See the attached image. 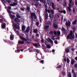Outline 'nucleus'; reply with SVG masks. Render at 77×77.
<instances>
[{"label": "nucleus", "instance_id": "nucleus-54", "mask_svg": "<svg viewBox=\"0 0 77 77\" xmlns=\"http://www.w3.org/2000/svg\"><path fill=\"white\" fill-rule=\"evenodd\" d=\"M6 2H8V3H10V1L9 0H5Z\"/></svg>", "mask_w": 77, "mask_h": 77}, {"label": "nucleus", "instance_id": "nucleus-33", "mask_svg": "<svg viewBox=\"0 0 77 77\" xmlns=\"http://www.w3.org/2000/svg\"><path fill=\"white\" fill-rule=\"evenodd\" d=\"M46 47L47 48H51V46L50 45H49V44L47 45Z\"/></svg>", "mask_w": 77, "mask_h": 77}, {"label": "nucleus", "instance_id": "nucleus-14", "mask_svg": "<svg viewBox=\"0 0 77 77\" xmlns=\"http://www.w3.org/2000/svg\"><path fill=\"white\" fill-rule=\"evenodd\" d=\"M49 17L51 20V19H53L54 18V15L52 14H50L49 15Z\"/></svg>", "mask_w": 77, "mask_h": 77}, {"label": "nucleus", "instance_id": "nucleus-9", "mask_svg": "<svg viewBox=\"0 0 77 77\" xmlns=\"http://www.w3.org/2000/svg\"><path fill=\"white\" fill-rule=\"evenodd\" d=\"M1 26L2 29H5L6 28V23H2L1 25Z\"/></svg>", "mask_w": 77, "mask_h": 77}, {"label": "nucleus", "instance_id": "nucleus-51", "mask_svg": "<svg viewBox=\"0 0 77 77\" xmlns=\"http://www.w3.org/2000/svg\"><path fill=\"white\" fill-rule=\"evenodd\" d=\"M74 67H77V63L75 64L74 65Z\"/></svg>", "mask_w": 77, "mask_h": 77}, {"label": "nucleus", "instance_id": "nucleus-26", "mask_svg": "<svg viewBox=\"0 0 77 77\" xmlns=\"http://www.w3.org/2000/svg\"><path fill=\"white\" fill-rule=\"evenodd\" d=\"M65 51L66 53H69V49L68 48H67L65 50Z\"/></svg>", "mask_w": 77, "mask_h": 77}, {"label": "nucleus", "instance_id": "nucleus-41", "mask_svg": "<svg viewBox=\"0 0 77 77\" xmlns=\"http://www.w3.org/2000/svg\"><path fill=\"white\" fill-rule=\"evenodd\" d=\"M54 20L55 21H57V17H54Z\"/></svg>", "mask_w": 77, "mask_h": 77}, {"label": "nucleus", "instance_id": "nucleus-27", "mask_svg": "<svg viewBox=\"0 0 77 77\" xmlns=\"http://www.w3.org/2000/svg\"><path fill=\"white\" fill-rule=\"evenodd\" d=\"M50 13L51 14H54V10H50Z\"/></svg>", "mask_w": 77, "mask_h": 77}, {"label": "nucleus", "instance_id": "nucleus-44", "mask_svg": "<svg viewBox=\"0 0 77 77\" xmlns=\"http://www.w3.org/2000/svg\"><path fill=\"white\" fill-rule=\"evenodd\" d=\"M33 45L35 46V47H37L38 46V44L37 43H35L33 44Z\"/></svg>", "mask_w": 77, "mask_h": 77}, {"label": "nucleus", "instance_id": "nucleus-30", "mask_svg": "<svg viewBox=\"0 0 77 77\" xmlns=\"http://www.w3.org/2000/svg\"><path fill=\"white\" fill-rule=\"evenodd\" d=\"M7 11L8 13H9V15H11V13H12V11L9 10H7Z\"/></svg>", "mask_w": 77, "mask_h": 77}, {"label": "nucleus", "instance_id": "nucleus-40", "mask_svg": "<svg viewBox=\"0 0 77 77\" xmlns=\"http://www.w3.org/2000/svg\"><path fill=\"white\" fill-rule=\"evenodd\" d=\"M68 76L69 77H71V73L70 72L69 73Z\"/></svg>", "mask_w": 77, "mask_h": 77}, {"label": "nucleus", "instance_id": "nucleus-17", "mask_svg": "<svg viewBox=\"0 0 77 77\" xmlns=\"http://www.w3.org/2000/svg\"><path fill=\"white\" fill-rule=\"evenodd\" d=\"M58 12H61V13H63L64 14H66V11L65 10H64L63 11L61 10H58Z\"/></svg>", "mask_w": 77, "mask_h": 77}, {"label": "nucleus", "instance_id": "nucleus-50", "mask_svg": "<svg viewBox=\"0 0 77 77\" xmlns=\"http://www.w3.org/2000/svg\"><path fill=\"white\" fill-rule=\"evenodd\" d=\"M24 9H25V8H20V10H21V11H23Z\"/></svg>", "mask_w": 77, "mask_h": 77}, {"label": "nucleus", "instance_id": "nucleus-60", "mask_svg": "<svg viewBox=\"0 0 77 77\" xmlns=\"http://www.w3.org/2000/svg\"><path fill=\"white\" fill-rule=\"evenodd\" d=\"M37 12H38V13H39V14H40V11H39V10L37 9Z\"/></svg>", "mask_w": 77, "mask_h": 77}, {"label": "nucleus", "instance_id": "nucleus-57", "mask_svg": "<svg viewBox=\"0 0 77 77\" xmlns=\"http://www.w3.org/2000/svg\"><path fill=\"white\" fill-rule=\"evenodd\" d=\"M63 75H65V72H63Z\"/></svg>", "mask_w": 77, "mask_h": 77}, {"label": "nucleus", "instance_id": "nucleus-22", "mask_svg": "<svg viewBox=\"0 0 77 77\" xmlns=\"http://www.w3.org/2000/svg\"><path fill=\"white\" fill-rule=\"evenodd\" d=\"M31 21L32 23V25H33V17L31 16Z\"/></svg>", "mask_w": 77, "mask_h": 77}, {"label": "nucleus", "instance_id": "nucleus-45", "mask_svg": "<svg viewBox=\"0 0 77 77\" xmlns=\"http://www.w3.org/2000/svg\"><path fill=\"white\" fill-rule=\"evenodd\" d=\"M49 34H51L52 35H53V31H50L49 33Z\"/></svg>", "mask_w": 77, "mask_h": 77}, {"label": "nucleus", "instance_id": "nucleus-3", "mask_svg": "<svg viewBox=\"0 0 77 77\" xmlns=\"http://www.w3.org/2000/svg\"><path fill=\"white\" fill-rule=\"evenodd\" d=\"M14 2H14L13 4H11L10 6H15L17 5H18V2L16 0H14Z\"/></svg>", "mask_w": 77, "mask_h": 77}, {"label": "nucleus", "instance_id": "nucleus-42", "mask_svg": "<svg viewBox=\"0 0 77 77\" xmlns=\"http://www.w3.org/2000/svg\"><path fill=\"white\" fill-rule=\"evenodd\" d=\"M72 74H73L75 73V72H74V70H72Z\"/></svg>", "mask_w": 77, "mask_h": 77}, {"label": "nucleus", "instance_id": "nucleus-21", "mask_svg": "<svg viewBox=\"0 0 77 77\" xmlns=\"http://www.w3.org/2000/svg\"><path fill=\"white\" fill-rule=\"evenodd\" d=\"M29 30H30V27H27L26 29V32H27V33H28V32H29Z\"/></svg>", "mask_w": 77, "mask_h": 77}, {"label": "nucleus", "instance_id": "nucleus-62", "mask_svg": "<svg viewBox=\"0 0 77 77\" xmlns=\"http://www.w3.org/2000/svg\"><path fill=\"white\" fill-rule=\"evenodd\" d=\"M40 62L43 63V62H44V60H41V61H40Z\"/></svg>", "mask_w": 77, "mask_h": 77}, {"label": "nucleus", "instance_id": "nucleus-49", "mask_svg": "<svg viewBox=\"0 0 77 77\" xmlns=\"http://www.w3.org/2000/svg\"><path fill=\"white\" fill-rule=\"evenodd\" d=\"M47 24L48 25H50V24H51V22L50 21H48Z\"/></svg>", "mask_w": 77, "mask_h": 77}, {"label": "nucleus", "instance_id": "nucleus-4", "mask_svg": "<svg viewBox=\"0 0 77 77\" xmlns=\"http://www.w3.org/2000/svg\"><path fill=\"white\" fill-rule=\"evenodd\" d=\"M65 25L67 27V29L68 27H70L71 26V22H70V21H69V20H68V22H66V23Z\"/></svg>", "mask_w": 77, "mask_h": 77}, {"label": "nucleus", "instance_id": "nucleus-6", "mask_svg": "<svg viewBox=\"0 0 77 77\" xmlns=\"http://www.w3.org/2000/svg\"><path fill=\"white\" fill-rule=\"evenodd\" d=\"M14 21L15 23H20V20L17 18H15L14 19Z\"/></svg>", "mask_w": 77, "mask_h": 77}, {"label": "nucleus", "instance_id": "nucleus-39", "mask_svg": "<svg viewBox=\"0 0 77 77\" xmlns=\"http://www.w3.org/2000/svg\"><path fill=\"white\" fill-rule=\"evenodd\" d=\"M73 77H77V75L76 74V73H74L73 74Z\"/></svg>", "mask_w": 77, "mask_h": 77}, {"label": "nucleus", "instance_id": "nucleus-64", "mask_svg": "<svg viewBox=\"0 0 77 77\" xmlns=\"http://www.w3.org/2000/svg\"><path fill=\"white\" fill-rule=\"evenodd\" d=\"M48 13H50V10H48Z\"/></svg>", "mask_w": 77, "mask_h": 77}, {"label": "nucleus", "instance_id": "nucleus-55", "mask_svg": "<svg viewBox=\"0 0 77 77\" xmlns=\"http://www.w3.org/2000/svg\"><path fill=\"white\" fill-rule=\"evenodd\" d=\"M64 60L65 62H66V57L64 58Z\"/></svg>", "mask_w": 77, "mask_h": 77}, {"label": "nucleus", "instance_id": "nucleus-25", "mask_svg": "<svg viewBox=\"0 0 77 77\" xmlns=\"http://www.w3.org/2000/svg\"><path fill=\"white\" fill-rule=\"evenodd\" d=\"M44 3L45 4V7L46 8H47V3L46 2H45Z\"/></svg>", "mask_w": 77, "mask_h": 77}, {"label": "nucleus", "instance_id": "nucleus-11", "mask_svg": "<svg viewBox=\"0 0 77 77\" xmlns=\"http://www.w3.org/2000/svg\"><path fill=\"white\" fill-rule=\"evenodd\" d=\"M10 38L11 40L12 41L14 40V35L12 34V33H11V34L10 35Z\"/></svg>", "mask_w": 77, "mask_h": 77}, {"label": "nucleus", "instance_id": "nucleus-18", "mask_svg": "<svg viewBox=\"0 0 77 77\" xmlns=\"http://www.w3.org/2000/svg\"><path fill=\"white\" fill-rule=\"evenodd\" d=\"M27 9L28 11H29L30 10V5H27Z\"/></svg>", "mask_w": 77, "mask_h": 77}, {"label": "nucleus", "instance_id": "nucleus-48", "mask_svg": "<svg viewBox=\"0 0 77 77\" xmlns=\"http://www.w3.org/2000/svg\"><path fill=\"white\" fill-rule=\"evenodd\" d=\"M58 68H62V66L61 65H60L59 66L57 67Z\"/></svg>", "mask_w": 77, "mask_h": 77}, {"label": "nucleus", "instance_id": "nucleus-10", "mask_svg": "<svg viewBox=\"0 0 77 77\" xmlns=\"http://www.w3.org/2000/svg\"><path fill=\"white\" fill-rule=\"evenodd\" d=\"M10 17L11 20H13L14 18H15V16L14 15H12V14H10Z\"/></svg>", "mask_w": 77, "mask_h": 77}, {"label": "nucleus", "instance_id": "nucleus-2", "mask_svg": "<svg viewBox=\"0 0 77 77\" xmlns=\"http://www.w3.org/2000/svg\"><path fill=\"white\" fill-rule=\"evenodd\" d=\"M72 31H71L69 35H68L67 37V39H68L70 38V39L71 40L74 39V38H75V35H72Z\"/></svg>", "mask_w": 77, "mask_h": 77}, {"label": "nucleus", "instance_id": "nucleus-16", "mask_svg": "<svg viewBox=\"0 0 77 77\" xmlns=\"http://www.w3.org/2000/svg\"><path fill=\"white\" fill-rule=\"evenodd\" d=\"M52 6L53 9H55V7H56V6L54 4L53 2H52Z\"/></svg>", "mask_w": 77, "mask_h": 77}, {"label": "nucleus", "instance_id": "nucleus-61", "mask_svg": "<svg viewBox=\"0 0 77 77\" xmlns=\"http://www.w3.org/2000/svg\"><path fill=\"white\" fill-rule=\"evenodd\" d=\"M36 36L37 37H38V36H39V34H36Z\"/></svg>", "mask_w": 77, "mask_h": 77}, {"label": "nucleus", "instance_id": "nucleus-58", "mask_svg": "<svg viewBox=\"0 0 77 77\" xmlns=\"http://www.w3.org/2000/svg\"><path fill=\"white\" fill-rule=\"evenodd\" d=\"M73 32L74 33L75 32V28H73Z\"/></svg>", "mask_w": 77, "mask_h": 77}, {"label": "nucleus", "instance_id": "nucleus-13", "mask_svg": "<svg viewBox=\"0 0 77 77\" xmlns=\"http://www.w3.org/2000/svg\"><path fill=\"white\" fill-rule=\"evenodd\" d=\"M63 2V5L64 7H66V1L64 0Z\"/></svg>", "mask_w": 77, "mask_h": 77}, {"label": "nucleus", "instance_id": "nucleus-36", "mask_svg": "<svg viewBox=\"0 0 77 77\" xmlns=\"http://www.w3.org/2000/svg\"><path fill=\"white\" fill-rule=\"evenodd\" d=\"M4 21L3 20V19H0V22L1 23H2Z\"/></svg>", "mask_w": 77, "mask_h": 77}, {"label": "nucleus", "instance_id": "nucleus-24", "mask_svg": "<svg viewBox=\"0 0 77 77\" xmlns=\"http://www.w3.org/2000/svg\"><path fill=\"white\" fill-rule=\"evenodd\" d=\"M48 42H50L51 43H53V41H52V40H51V38H49Z\"/></svg>", "mask_w": 77, "mask_h": 77}, {"label": "nucleus", "instance_id": "nucleus-12", "mask_svg": "<svg viewBox=\"0 0 77 77\" xmlns=\"http://www.w3.org/2000/svg\"><path fill=\"white\" fill-rule=\"evenodd\" d=\"M19 26H20V24L18 23V25H17L16 24L14 25V27L15 28L17 29H19L20 27Z\"/></svg>", "mask_w": 77, "mask_h": 77}, {"label": "nucleus", "instance_id": "nucleus-47", "mask_svg": "<svg viewBox=\"0 0 77 77\" xmlns=\"http://www.w3.org/2000/svg\"><path fill=\"white\" fill-rule=\"evenodd\" d=\"M60 14L59 13H58L57 14V16L58 17V18H59L60 17Z\"/></svg>", "mask_w": 77, "mask_h": 77}, {"label": "nucleus", "instance_id": "nucleus-31", "mask_svg": "<svg viewBox=\"0 0 77 77\" xmlns=\"http://www.w3.org/2000/svg\"><path fill=\"white\" fill-rule=\"evenodd\" d=\"M22 29L23 31H24L26 29V27L24 26H23Z\"/></svg>", "mask_w": 77, "mask_h": 77}, {"label": "nucleus", "instance_id": "nucleus-34", "mask_svg": "<svg viewBox=\"0 0 77 77\" xmlns=\"http://www.w3.org/2000/svg\"><path fill=\"white\" fill-rule=\"evenodd\" d=\"M67 63H69V62H70V60L68 58H67Z\"/></svg>", "mask_w": 77, "mask_h": 77}, {"label": "nucleus", "instance_id": "nucleus-46", "mask_svg": "<svg viewBox=\"0 0 77 77\" xmlns=\"http://www.w3.org/2000/svg\"><path fill=\"white\" fill-rule=\"evenodd\" d=\"M54 42L56 44H57L58 42L57 41V40H55L54 41Z\"/></svg>", "mask_w": 77, "mask_h": 77}, {"label": "nucleus", "instance_id": "nucleus-29", "mask_svg": "<svg viewBox=\"0 0 77 77\" xmlns=\"http://www.w3.org/2000/svg\"><path fill=\"white\" fill-rule=\"evenodd\" d=\"M34 33H38V29H35L33 30Z\"/></svg>", "mask_w": 77, "mask_h": 77}, {"label": "nucleus", "instance_id": "nucleus-43", "mask_svg": "<svg viewBox=\"0 0 77 77\" xmlns=\"http://www.w3.org/2000/svg\"><path fill=\"white\" fill-rule=\"evenodd\" d=\"M54 33L55 35H57V32L56 31H54Z\"/></svg>", "mask_w": 77, "mask_h": 77}, {"label": "nucleus", "instance_id": "nucleus-53", "mask_svg": "<svg viewBox=\"0 0 77 77\" xmlns=\"http://www.w3.org/2000/svg\"><path fill=\"white\" fill-rule=\"evenodd\" d=\"M8 9H9V10H11V6L8 7Z\"/></svg>", "mask_w": 77, "mask_h": 77}, {"label": "nucleus", "instance_id": "nucleus-35", "mask_svg": "<svg viewBox=\"0 0 77 77\" xmlns=\"http://www.w3.org/2000/svg\"><path fill=\"white\" fill-rule=\"evenodd\" d=\"M50 27V26H49L48 25L46 26L45 27V29H47L48 28V27Z\"/></svg>", "mask_w": 77, "mask_h": 77}, {"label": "nucleus", "instance_id": "nucleus-28", "mask_svg": "<svg viewBox=\"0 0 77 77\" xmlns=\"http://www.w3.org/2000/svg\"><path fill=\"white\" fill-rule=\"evenodd\" d=\"M47 2L48 3V5L49 6H50L51 5V2H50V0L49 1H47Z\"/></svg>", "mask_w": 77, "mask_h": 77}, {"label": "nucleus", "instance_id": "nucleus-1", "mask_svg": "<svg viewBox=\"0 0 77 77\" xmlns=\"http://www.w3.org/2000/svg\"><path fill=\"white\" fill-rule=\"evenodd\" d=\"M20 38L21 39H22V40L23 41H19L18 42V44H24V41H26V42H27V39L22 37V36L21 35L20 36Z\"/></svg>", "mask_w": 77, "mask_h": 77}, {"label": "nucleus", "instance_id": "nucleus-38", "mask_svg": "<svg viewBox=\"0 0 77 77\" xmlns=\"http://www.w3.org/2000/svg\"><path fill=\"white\" fill-rule=\"evenodd\" d=\"M2 3H3L4 5L5 6H6V5H5V4L4 2H5V0H1Z\"/></svg>", "mask_w": 77, "mask_h": 77}, {"label": "nucleus", "instance_id": "nucleus-5", "mask_svg": "<svg viewBox=\"0 0 77 77\" xmlns=\"http://www.w3.org/2000/svg\"><path fill=\"white\" fill-rule=\"evenodd\" d=\"M69 7H68V11L70 14V15H71V5L70 4H69Z\"/></svg>", "mask_w": 77, "mask_h": 77}, {"label": "nucleus", "instance_id": "nucleus-23", "mask_svg": "<svg viewBox=\"0 0 77 77\" xmlns=\"http://www.w3.org/2000/svg\"><path fill=\"white\" fill-rule=\"evenodd\" d=\"M75 63V60H72L71 64L72 65H74V64Z\"/></svg>", "mask_w": 77, "mask_h": 77}, {"label": "nucleus", "instance_id": "nucleus-52", "mask_svg": "<svg viewBox=\"0 0 77 77\" xmlns=\"http://www.w3.org/2000/svg\"><path fill=\"white\" fill-rule=\"evenodd\" d=\"M62 31H65V28H64L62 27Z\"/></svg>", "mask_w": 77, "mask_h": 77}, {"label": "nucleus", "instance_id": "nucleus-63", "mask_svg": "<svg viewBox=\"0 0 77 77\" xmlns=\"http://www.w3.org/2000/svg\"><path fill=\"white\" fill-rule=\"evenodd\" d=\"M75 4L76 5H77V1H75Z\"/></svg>", "mask_w": 77, "mask_h": 77}, {"label": "nucleus", "instance_id": "nucleus-7", "mask_svg": "<svg viewBox=\"0 0 77 77\" xmlns=\"http://www.w3.org/2000/svg\"><path fill=\"white\" fill-rule=\"evenodd\" d=\"M53 26L55 29H57L58 27V24H57V23H54L53 24Z\"/></svg>", "mask_w": 77, "mask_h": 77}, {"label": "nucleus", "instance_id": "nucleus-20", "mask_svg": "<svg viewBox=\"0 0 77 77\" xmlns=\"http://www.w3.org/2000/svg\"><path fill=\"white\" fill-rule=\"evenodd\" d=\"M72 23L73 25H75V24H76V23H77V20L76 19H75V20L72 22Z\"/></svg>", "mask_w": 77, "mask_h": 77}, {"label": "nucleus", "instance_id": "nucleus-32", "mask_svg": "<svg viewBox=\"0 0 77 77\" xmlns=\"http://www.w3.org/2000/svg\"><path fill=\"white\" fill-rule=\"evenodd\" d=\"M57 34L58 35V36H59L60 35V32L59 31H58L57 32Z\"/></svg>", "mask_w": 77, "mask_h": 77}, {"label": "nucleus", "instance_id": "nucleus-8", "mask_svg": "<svg viewBox=\"0 0 77 77\" xmlns=\"http://www.w3.org/2000/svg\"><path fill=\"white\" fill-rule=\"evenodd\" d=\"M31 16H32V17H33V16L35 19H36V18H37V17H36V14H35V13H31Z\"/></svg>", "mask_w": 77, "mask_h": 77}, {"label": "nucleus", "instance_id": "nucleus-59", "mask_svg": "<svg viewBox=\"0 0 77 77\" xmlns=\"http://www.w3.org/2000/svg\"><path fill=\"white\" fill-rule=\"evenodd\" d=\"M36 25L38 26H39V22H37L36 23Z\"/></svg>", "mask_w": 77, "mask_h": 77}, {"label": "nucleus", "instance_id": "nucleus-19", "mask_svg": "<svg viewBox=\"0 0 77 77\" xmlns=\"http://www.w3.org/2000/svg\"><path fill=\"white\" fill-rule=\"evenodd\" d=\"M69 3L70 4H71L73 6L74 5V2L72 1V0H69Z\"/></svg>", "mask_w": 77, "mask_h": 77}, {"label": "nucleus", "instance_id": "nucleus-15", "mask_svg": "<svg viewBox=\"0 0 77 77\" xmlns=\"http://www.w3.org/2000/svg\"><path fill=\"white\" fill-rule=\"evenodd\" d=\"M45 18H46V19H47V18H48V13H47V12H46L45 13Z\"/></svg>", "mask_w": 77, "mask_h": 77}, {"label": "nucleus", "instance_id": "nucleus-37", "mask_svg": "<svg viewBox=\"0 0 77 77\" xmlns=\"http://www.w3.org/2000/svg\"><path fill=\"white\" fill-rule=\"evenodd\" d=\"M16 16L17 17V18H21V16L19 14H17Z\"/></svg>", "mask_w": 77, "mask_h": 77}, {"label": "nucleus", "instance_id": "nucleus-56", "mask_svg": "<svg viewBox=\"0 0 77 77\" xmlns=\"http://www.w3.org/2000/svg\"><path fill=\"white\" fill-rule=\"evenodd\" d=\"M32 48H33V47L32 48H31L29 50V52H31L32 51Z\"/></svg>", "mask_w": 77, "mask_h": 77}]
</instances>
